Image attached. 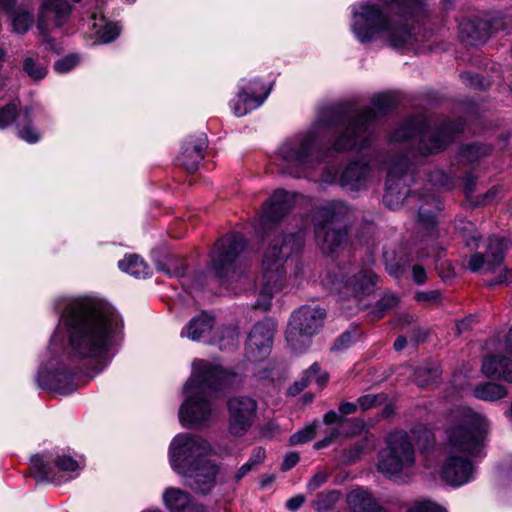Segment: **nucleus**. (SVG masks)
Returning a JSON list of instances; mask_svg holds the SVG:
<instances>
[{"mask_svg": "<svg viewBox=\"0 0 512 512\" xmlns=\"http://www.w3.org/2000/svg\"><path fill=\"white\" fill-rule=\"evenodd\" d=\"M58 329L64 333L72 356L96 359L110 351L121 338L123 320L107 301L78 297L67 299Z\"/></svg>", "mask_w": 512, "mask_h": 512, "instance_id": "nucleus-1", "label": "nucleus"}, {"mask_svg": "<svg viewBox=\"0 0 512 512\" xmlns=\"http://www.w3.org/2000/svg\"><path fill=\"white\" fill-rule=\"evenodd\" d=\"M488 429L486 416L469 407H458L449 413L441 452L443 480L461 486L473 479L470 458L480 453Z\"/></svg>", "mask_w": 512, "mask_h": 512, "instance_id": "nucleus-2", "label": "nucleus"}, {"mask_svg": "<svg viewBox=\"0 0 512 512\" xmlns=\"http://www.w3.org/2000/svg\"><path fill=\"white\" fill-rule=\"evenodd\" d=\"M211 454V444L191 433L177 434L168 449L173 471L185 478L190 488L204 495L214 488L219 472V466L208 458Z\"/></svg>", "mask_w": 512, "mask_h": 512, "instance_id": "nucleus-3", "label": "nucleus"}, {"mask_svg": "<svg viewBox=\"0 0 512 512\" xmlns=\"http://www.w3.org/2000/svg\"><path fill=\"white\" fill-rule=\"evenodd\" d=\"M230 374L204 360H194L193 371L184 386L186 398L179 408L183 426L201 427L212 418L215 407L211 393L222 389Z\"/></svg>", "mask_w": 512, "mask_h": 512, "instance_id": "nucleus-4", "label": "nucleus"}, {"mask_svg": "<svg viewBox=\"0 0 512 512\" xmlns=\"http://www.w3.org/2000/svg\"><path fill=\"white\" fill-rule=\"evenodd\" d=\"M338 125V118L332 113L319 118L307 131L300 132L285 140L278 148L279 166L283 172L300 177L319 164L317 143L321 133Z\"/></svg>", "mask_w": 512, "mask_h": 512, "instance_id": "nucleus-5", "label": "nucleus"}, {"mask_svg": "<svg viewBox=\"0 0 512 512\" xmlns=\"http://www.w3.org/2000/svg\"><path fill=\"white\" fill-rule=\"evenodd\" d=\"M303 232L287 234L276 238L266 250L262 261V276L257 306L266 310L274 295L284 289L287 283L285 262L302 251Z\"/></svg>", "mask_w": 512, "mask_h": 512, "instance_id": "nucleus-6", "label": "nucleus"}, {"mask_svg": "<svg viewBox=\"0 0 512 512\" xmlns=\"http://www.w3.org/2000/svg\"><path fill=\"white\" fill-rule=\"evenodd\" d=\"M373 107L365 108L352 114H342L332 111L333 117L338 118V125L345 131L333 144V149L341 152L350 149H362L368 146L371 139L369 125L376 119L377 113H384L392 105V99L387 95H377L372 100Z\"/></svg>", "mask_w": 512, "mask_h": 512, "instance_id": "nucleus-7", "label": "nucleus"}, {"mask_svg": "<svg viewBox=\"0 0 512 512\" xmlns=\"http://www.w3.org/2000/svg\"><path fill=\"white\" fill-rule=\"evenodd\" d=\"M416 450L408 433L397 431L389 435L386 446L378 453V471L394 482H405L413 474Z\"/></svg>", "mask_w": 512, "mask_h": 512, "instance_id": "nucleus-8", "label": "nucleus"}, {"mask_svg": "<svg viewBox=\"0 0 512 512\" xmlns=\"http://www.w3.org/2000/svg\"><path fill=\"white\" fill-rule=\"evenodd\" d=\"M349 212V207L340 200L317 207L313 218L315 239L324 253H333L346 242L347 231L339 224Z\"/></svg>", "mask_w": 512, "mask_h": 512, "instance_id": "nucleus-9", "label": "nucleus"}, {"mask_svg": "<svg viewBox=\"0 0 512 512\" xmlns=\"http://www.w3.org/2000/svg\"><path fill=\"white\" fill-rule=\"evenodd\" d=\"M463 130V123L448 122L438 131L428 130L427 120L418 116L401 125L392 135L391 140L401 142L416 137L419 140V153L428 155L436 153L445 148L451 141L452 134L460 133Z\"/></svg>", "mask_w": 512, "mask_h": 512, "instance_id": "nucleus-10", "label": "nucleus"}, {"mask_svg": "<svg viewBox=\"0 0 512 512\" xmlns=\"http://www.w3.org/2000/svg\"><path fill=\"white\" fill-rule=\"evenodd\" d=\"M376 275L368 268L355 265L338 268L328 273L324 280L325 285L333 292L344 297H359L368 295L373 291Z\"/></svg>", "mask_w": 512, "mask_h": 512, "instance_id": "nucleus-11", "label": "nucleus"}, {"mask_svg": "<svg viewBox=\"0 0 512 512\" xmlns=\"http://www.w3.org/2000/svg\"><path fill=\"white\" fill-rule=\"evenodd\" d=\"M326 313L320 307L303 306L295 311L286 330V339L294 350L306 346L307 340L323 325Z\"/></svg>", "mask_w": 512, "mask_h": 512, "instance_id": "nucleus-12", "label": "nucleus"}, {"mask_svg": "<svg viewBox=\"0 0 512 512\" xmlns=\"http://www.w3.org/2000/svg\"><path fill=\"white\" fill-rule=\"evenodd\" d=\"M245 247V238L239 233L227 234L216 244L211 263L219 278L227 276L234 261Z\"/></svg>", "mask_w": 512, "mask_h": 512, "instance_id": "nucleus-13", "label": "nucleus"}, {"mask_svg": "<svg viewBox=\"0 0 512 512\" xmlns=\"http://www.w3.org/2000/svg\"><path fill=\"white\" fill-rule=\"evenodd\" d=\"M410 179L406 157H402L392 164L388 171L386 192L383 197L386 206L395 209L403 203L410 192L408 187Z\"/></svg>", "mask_w": 512, "mask_h": 512, "instance_id": "nucleus-14", "label": "nucleus"}, {"mask_svg": "<svg viewBox=\"0 0 512 512\" xmlns=\"http://www.w3.org/2000/svg\"><path fill=\"white\" fill-rule=\"evenodd\" d=\"M55 469L64 474L77 473L81 469V465L71 456L64 454L56 457L54 466H51L43 456L35 455L31 458V471L38 481H49L60 484L62 481H66L74 477L71 475L62 479Z\"/></svg>", "mask_w": 512, "mask_h": 512, "instance_id": "nucleus-15", "label": "nucleus"}, {"mask_svg": "<svg viewBox=\"0 0 512 512\" xmlns=\"http://www.w3.org/2000/svg\"><path fill=\"white\" fill-rule=\"evenodd\" d=\"M512 27V14L497 13L462 24L463 37L472 45L484 42L491 33Z\"/></svg>", "mask_w": 512, "mask_h": 512, "instance_id": "nucleus-16", "label": "nucleus"}, {"mask_svg": "<svg viewBox=\"0 0 512 512\" xmlns=\"http://www.w3.org/2000/svg\"><path fill=\"white\" fill-rule=\"evenodd\" d=\"M271 91V86H264L258 80H242L239 84V92L230 102L233 113L242 117L250 111L260 107Z\"/></svg>", "mask_w": 512, "mask_h": 512, "instance_id": "nucleus-17", "label": "nucleus"}, {"mask_svg": "<svg viewBox=\"0 0 512 512\" xmlns=\"http://www.w3.org/2000/svg\"><path fill=\"white\" fill-rule=\"evenodd\" d=\"M72 8L67 0H42L38 8L36 26L48 41V33L62 27L70 17Z\"/></svg>", "mask_w": 512, "mask_h": 512, "instance_id": "nucleus-18", "label": "nucleus"}, {"mask_svg": "<svg viewBox=\"0 0 512 512\" xmlns=\"http://www.w3.org/2000/svg\"><path fill=\"white\" fill-rule=\"evenodd\" d=\"M511 247L506 238L490 237L485 245V253L476 252L470 256L466 267L472 272L494 271L504 260L505 252Z\"/></svg>", "mask_w": 512, "mask_h": 512, "instance_id": "nucleus-19", "label": "nucleus"}, {"mask_svg": "<svg viewBox=\"0 0 512 512\" xmlns=\"http://www.w3.org/2000/svg\"><path fill=\"white\" fill-rule=\"evenodd\" d=\"M275 330L276 324L270 319L253 326L246 342V356L249 360L258 362L269 356Z\"/></svg>", "mask_w": 512, "mask_h": 512, "instance_id": "nucleus-20", "label": "nucleus"}, {"mask_svg": "<svg viewBox=\"0 0 512 512\" xmlns=\"http://www.w3.org/2000/svg\"><path fill=\"white\" fill-rule=\"evenodd\" d=\"M229 432L234 436L244 435L251 427L257 412L256 401L250 397L238 396L228 402Z\"/></svg>", "mask_w": 512, "mask_h": 512, "instance_id": "nucleus-21", "label": "nucleus"}, {"mask_svg": "<svg viewBox=\"0 0 512 512\" xmlns=\"http://www.w3.org/2000/svg\"><path fill=\"white\" fill-rule=\"evenodd\" d=\"M37 381L41 388L61 394H69L76 389L73 374L67 372L62 361L54 356L49 360L47 367L39 371Z\"/></svg>", "mask_w": 512, "mask_h": 512, "instance_id": "nucleus-22", "label": "nucleus"}, {"mask_svg": "<svg viewBox=\"0 0 512 512\" xmlns=\"http://www.w3.org/2000/svg\"><path fill=\"white\" fill-rule=\"evenodd\" d=\"M301 198L302 196L300 195L289 193L282 189L276 190L263 206L260 216L261 227L267 229L270 225L277 223Z\"/></svg>", "mask_w": 512, "mask_h": 512, "instance_id": "nucleus-23", "label": "nucleus"}, {"mask_svg": "<svg viewBox=\"0 0 512 512\" xmlns=\"http://www.w3.org/2000/svg\"><path fill=\"white\" fill-rule=\"evenodd\" d=\"M206 147L207 140L204 135L190 137L184 142L182 151L177 158L179 165L188 172H194L204 157Z\"/></svg>", "mask_w": 512, "mask_h": 512, "instance_id": "nucleus-24", "label": "nucleus"}, {"mask_svg": "<svg viewBox=\"0 0 512 512\" xmlns=\"http://www.w3.org/2000/svg\"><path fill=\"white\" fill-rule=\"evenodd\" d=\"M163 502L170 512H206L204 506L193 503L188 492L176 487L164 491Z\"/></svg>", "mask_w": 512, "mask_h": 512, "instance_id": "nucleus-25", "label": "nucleus"}, {"mask_svg": "<svg viewBox=\"0 0 512 512\" xmlns=\"http://www.w3.org/2000/svg\"><path fill=\"white\" fill-rule=\"evenodd\" d=\"M482 372L489 378H497L512 384V359L493 354L484 358Z\"/></svg>", "mask_w": 512, "mask_h": 512, "instance_id": "nucleus-26", "label": "nucleus"}, {"mask_svg": "<svg viewBox=\"0 0 512 512\" xmlns=\"http://www.w3.org/2000/svg\"><path fill=\"white\" fill-rule=\"evenodd\" d=\"M369 175L370 167L367 162H351L342 172L340 183L351 191H358L365 187Z\"/></svg>", "mask_w": 512, "mask_h": 512, "instance_id": "nucleus-27", "label": "nucleus"}, {"mask_svg": "<svg viewBox=\"0 0 512 512\" xmlns=\"http://www.w3.org/2000/svg\"><path fill=\"white\" fill-rule=\"evenodd\" d=\"M347 504L351 512H388L368 491L361 488L347 495Z\"/></svg>", "mask_w": 512, "mask_h": 512, "instance_id": "nucleus-28", "label": "nucleus"}, {"mask_svg": "<svg viewBox=\"0 0 512 512\" xmlns=\"http://www.w3.org/2000/svg\"><path fill=\"white\" fill-rule=\"evenodd\" d=\"M214 325L212 316L202 313L194 317L188 325L181 331L182 337H187L192 341L200 340L210 333Z\"/></svg>", "mask_w": 512, "mask_h": 512, "instance_id": "nucleus-29", "label": "nucleus"}, {"mask_svg": "<svg viewBox=\"0 0 512 512\" xmlns=\"http://www.w3.org/2000/svg\"><path fill=\"white\" fill-rule=\"evenodd\" d=\"M91 27L101 43H109L115 40L120 34V27L116 23L107 22L97 12H92L90 16Z\"/></svg>", "mask_w": 512, "mask_h": 512, "instance_id": "nucleus-30", "label": "nucleus"}, {"mask_svg": "<svg viewBox=\"0 0 512 512\" xmlns=\"http://www.w3.org/2000/svg\"><path fill=\"white\" fill-rule=\"evenodd\" d=\"M473 393L477 399L494 402L506 398L509 394V390L505 385L500 383L484 382L475 386Z\"/></svg>", "mask_w": 512, "mask_h": 512, "instance_id": "nucleus-31", "label": "nucleus"}, {"mask_svg": "<svg viewBox=\"0 0 512 512\" xmlns=\"http://www.w3.org/2000/svg\"><path fill=\"white\" fill-rule=\"evenodd\" d=\"M17 133L18 136L28 142L36 143L40 139L38 130L32 125L31 110L26 108L22 113L17 115Z\"/></svg>", "mask_w": 512, "mask_h": 512, "instance_id": "nucleus-32", "label": "nucleus"}, {"mask_svg": "<svg viewBox=\"0 0 512 512\" xmlns=\"http://www.w3.org/2000/svg\"><path fill=\"white\" fill-rule=\"evenodd\" d=\"M23 70L34 81H40L47 75V63L37 53L29 52L23 59Z\"/></svg>", "mask_w": 512, "mask_h": 512, "instance_id": "nucleus-33", "label": "nucleus"}, {"mask_svg": "<svg viewBox=\"0 0 512 512\" xmlns=\"http://www.w3.org/2000/svg\"><path fill=\"white\" fill-rule=\"evenodd\" d=\"M118 267L123 272L137 278H145L149 275L148 266L138 255L130 254L125 256L118 262Z\"/></svg>", "mask_w": 512, "mask_h": 512, "instance_id": "nucleus-34", "label": "nucleus"}, {"mask_svg": "<svg viewBox=\"0 0 512 512\" xmlns=\"http://www.w3.org/2000/svg\"><path fill=\"white\" fill-rule=\"evenodd\" d=\"M455 229L458 231L467 247L471 249L479 248L480 235L474 223L461 219L456 221Z\"/></svg>", "mask_w": 512, "mask_h": 512, "instance_id": "nucleus-35", "label": "nucleus"}, {"mask_svg": "<svg viewBox=\"0 0 512 512\" xmlns=\"http://www.w3.org/2000/svg\"><path fill=\"white\" fill-rule=\"evenodd\" d=\"M9 16L11 17L12 31L20 35L27 33L34 22L33 15L29 11L21 8L14 10Z\"/></svg>", "mask_w": 512, "mask_h": 512, "instance_id": "nucleus-36", "label": "nucleus"}, {"mask_svg": "<svg viewBox=\"0 0 512 512\" xmlns=\"http://www.w3.org/2000/svg\"><path fill=\"white\" fill-rule=\"evenodd\" d=\"M327 380L328 374L326 372H321L319 365L314 363L305 372L302 381L295 384L296 391H301L311 382H315L319 388H322L326 384Z\"/></svg>", "mask_w": 512, "mask_h": 512, "instance_id": "nucleus-37", "label": "nucleus"}, {"mask_svg": "<svg viewBox=\"0 0 512 512\" xmlns=\"http://www.w3.org/2000/svg\"><path fill=\"white\" fill-rule=\"evenodd\" d=\"M340 496V491L335 489L320 492L312 501V507L319 512L328 511L336 505L340 499Z\"/></svg>", "mask_w": 512, "mask_h": 512, "instance_id": "nucleus-38", "label": "nucleus"}, {"mask_svg": "<svg viewBox=\"0 0 512 512\" xmlns=\"http://www.w3.org/2000/svg\"><path fill=\"white\" fill-rule=\"evenodd\" d=\"M489 149L480 144L466 145L461 148V157L467 162H474L487 155Z\"/></svg>", "mask_w": 512, "mask_h": 512, "instance_id": "nucleus-39", "label": "nucleus"}, {"mask_svg": "<svg viewBox=\"0 0 512 512\" xmlns=\"http://www.w3.org/2000/svg\"><path fill=\"white\" fill-rule=\"evenodd\" d=\"M316 424H311L290 436L291 445L303 444L311 440L316 433Z\"/></svg>", "mask_w": 512, "mask_h": 512, "instance_id": "nucleus-40", "label": "nucleus"}, {"mask_svg": "<svg viewBox=\"0 0 512 512\" xmlns=\"http://www.w3.org/2000/svg\"><path fill=\"white\" fill-rule=\"evenodd\" d=\"M331 472L323 469L315 473L307 482L306 488L309 492H313L322 487L330 478Z\"/></svg>", "mask_w": 512, "mask_h": 512, "instance_id": "nucleus-41", "label": "nucleus"}, {"mask_svg": "<svg viewBox=\"0 0 512 512\" xmlns=\"http://www.w3.org/2000/svg\"><path fill=\"white\" fill-rule=\"evenodd\" d=\"M239 337V331L236 327H227L222 331V335L219 339V346L221 349L229 348L234 346Z\"/></svg>", "mask_w": 512, "mask_h": 512, "instance_id": "nucleus-42", "label": "nucleus"}, {"mask_svg": "<svg viewBox=\"0 0 512 512\" xmlns=\"http://www.w3.org/2000/svg\"><path fill=\"white\" fill-rule=\"evenodd\" d=\"M399 302V299L394 294H385L376 305L377 308V318H381L387 310L395 307Z\"/></svg>", "mask_w": 512, "mask_h": 512, "instance_id": "nucleus-43", "label": "nucleus"}, {"mask_svg": "<svg viewBox=\"0 0 512 512\" xmlns=\"http://www.w3.org/2000/svg\"><path fill=\"white\" fill-rule=\"evenodd\" d=\"M407 512H446L438 504L429 500L417 501L411 505Z\"/></svg>", "mask_w": 512, "mask_h": 512, "instance_id": "nucleus-44", "label": "nucleus"}, {"mask_svg": "<svg viewBox=\"0 0 512 512\" xmlns=\"http://www.w3.org/2000/svg\"><path fill=\"white\" fill-rule=\"evenodd\" d=\"M418 222L423 228L431 231L436 224L434 212L424 206L420 207Z\"/></svg>", "mask_w": 512, "mask_h": 512, "instance_id": "nucleus-45", "label": "nucleus"}, {"mask_svg": "<svg viewBox=\"0 0 512 512\" xmlns=\"http://www.w3.org/2000/svg\"><path fill=\"white\" fill-rule=\"evenodd\" d=\"M383 401L384 397L382 395L366 394L358 398L357 404L361 410L366 411L381 404Z\"/></svg>", "mask_w": 512, "mask_h": 512, "instance_id": "nucleus-46", "label": "nucleus"}, {"mask_svg": "<svg viewBox=\"0 0 512 512\" xmlns=\"http://www.w3.org/2000/svg\"><path fill=\"white\" fill-rule=\"evenodd\" d=\"M17 121L16 106L8 104L0 109V129L7 127L12 121Z\"/></svg>", "mask_w": 512, "mask_h": 512, "instance_id": "nucleus-47", "label": "nucleus"}, {"mask_svg": "<svg viewBox=\"0 0 512 512\" xmlns=\"http://www.w3.org/2000/svg\"><path fill=\"white\" fill-rule=\"evenodd\" d=\"M79 62V58L75 55L66 56L55 63V70L59 73H67L71 71Z\"/></svg>", "mask_w": 512, "mask_h": 512, "instance_id": "nucleus-48", "label": "nucleus"}, {"mask_svg": "<svg viewBox=\"0 0 512 512\" xmlns=\"http://www.w3.org/2000/svg\"><path fill=\"white\" fill-rule=\"evenodd\" d=\"M460 77L465 85L474 88L486 89L490 85L488 82H484L479 75H474L469 72L462 73Z\"/></svg>", "mask_w": 512, "mask_h": 512, "instance_id": "nucleus-49", "label": "nucleus"}, {"mask_svg": "<svg viewBox=\"0 0 512 512\" xmlns=\"http://www.w3.org/2000/svg\"><path fill=\"white\" fill-rule=\"evenodd\" d=\"M430 181L432 184L438 188H449L451 183V178L449 175L445 174L443 171H435L430 176Z\"/></svg>", "mask_w": 512, "mask_h": 512, "instance_id": "nucleus-50", "label": "nucleus"}, {"mask_svg": "<svg viewBox=\"0 0 512 512\" xmlns=\"http://www.w3.org/2000/svg\"><path fill=\"white\" fill-rule=\"evenodd\" d=\"M340 434V430L337 427L330 429L328 436L314 444L315 449H322L329 446Z\"/></svg>", "mask_w": 512, "mask_h": 512, "instance_id": "nucleus-51", "label": "nucleus"}, {"mask_svg": "<svg viewBox=\"0 0 512 512\" xmlns=\"http://www.w3.org/2000/svg\"><path fill=\"white\" fill-rule=\"evenodd\" d=\"M299 462V455L296 452L288 453L281 465L283 471H288Z\"/></svg>", "mask_w": 512, "mask_h": 512, "instance_id": "nucleus-52", "label": "nucleus"}, {"mask_svg": "<svg viewBox=\"0 0 512 512\" xmlns=\"http://www.w3.org/2000/svg\"><path fill=\"white\" fill-rule=\"evenodd\" d=\"M305 500H306V498L304 495L298 494V495H295L292 498H290L287 501L286 506L289 510L295 511V510L299 509L304 504Z\"/></svg>", "mask_w": 512, "mask_h": 512, "instance_id": "nucleus-53", "label": "nucleus"}, {"mask_svg": "<svg viewBox=\"0 0 512 512\" xmlns=\"http://www.w3.org/2000/svg\"><path fill=\"white\" fill-rule=\"evenodd\" d=\"M424 372L423 368H420L417 370V380L420 385L428 384L429 382H433L438 377V370L436 368H433L429 370V378L425 380H421L422 373Z\"/></svg>", "mask_w": 512, "mask_h": 512, "instance_id": "nucleus-54", "label": "nucleus"}, {"mask_svg": "<svg viewBox=\"0 0 512 512\" xmlns=\"http://www.w3.org/2000/svg\"><path fill=\"white\" fill-rule=\"evenodd\" d=\"M413 279L416 283L422 284L426 280L425 269L420 265H414L412 268Z\"/></svg>", "mask_w": 512, "mask_h": 512, "instance_id": "nucleus-55", "label": "nucleus"}, {"mask_svg": "<svg viewBox=\"0 0 512 512\" xmlns=\"http://www.w3.org/2000/svg\"><path fill=\"white\" fill-rule=\"evenodd\" d=\"M17 0H0V10L7 15L12 14L16 10Z\"/></svg>", "mask_w": 512, "mask_h": 512, "instance_id": "nucleus-56", "label": "nucleus"}, {"mask_svg": "<svg viewBox=\"0 0 512 512\" xmlns=\"http://www.w3.org/2000/svg\"><path fill=\"white\" fill-rule=\"evenodd\" d=\"M265 450L262 449V448H257L254 450L251 458L249 459V461L252 463V465L255 467L257 466L259 463H261L264 459H265Z\"/></svg>", "mask_w": 512, "mask_h": 512, "instance_id": "nucleus-57", "label": "nucleus"}, {"mask_svg": "<svg viewBox=\"0 0 512 512\" xmlns=\"http://www.w3.org/2000/svg\"><path fill=\"white\" fill-rule=\"evenodd\" d=\"M343 420V417L338 415L335 411L330 410L324 415V423L327 425H332L335 423H339Z\"/></svg>", "mask_w": 512, "mask_h": 512, "instance_id": "nucleus-58", "label": "nucleus"}, {"mask_svg": "<svg viewBox=\"0 0 512 512\" xmlns=\"http://www.w3.org/2000/svg\"><path fill=\"white\" fill-rule=\"evenodd\" d=\"M358 404L350 402H342L339 405V411L344 415H349L357 411Z\"/></svg>", "mask_w": 512, "mask_h": 512, "instance_id": "nucleus-59", "label": "nucleus"}, {"mask_svg": "<svg viewBox=\"0 0 512 512\" xmlns=\"http://www.w3.org/2000/svg\"><path fill=\"white\" fill-rule=\"evenodd\" d=\"M351 342V335L349 333H345L341 335L338 340L336 341L334 348L335 349H341L348 346V344Z\"/></svg>", "mask_w": 512, "mask_h": 512, "instance_id": "nucleus-60", "label": "nucleus"}, {"mask_svg": "<svg viewBox=\"0 0 512 512\" xmlns=\"http://www.w3.org/2000/svg\"><path fill=\"white\" fill-rule=\"evenodd\" d=\"M254 468V466L252 465V463L250 461H248L247 463H245L244 465H242L238 472L236 473L235 475V478L237 481H239L240 479H242L249 471H251L252 469Z\"/></svg>", "mask_w": 512, "mask_h": 512, "instance_id": "nucleus-61", "label": "nucleus"}, {"mask_svg": "<svg viewBox=\"0 0 512 512\" xmlns=\"http://www.w3.org/2000/svg\"><path fill=\"white\" fill-rule=\"evenodd\" d=\"M509 275L510 272L508 270L502 271L495 280L489 283V286L507 283L509 281Z\"/></svg>", "mask_w": 512, "mask_h": 512, "instance_id": "nucleus-62", "label": "nucleus"}, {"mask_svg": "<svg viewBox=\"0 0 512 512\" xmlns=\"http://www.w3.org/2000/svg\"><path fill=\"white\" fill-rule=\"evenodd\" d=\"M439 296L437 291L431 292H422L417 294V300L419 301H428V300H436Z\"/></svg>", "mask_w": 512, "mask_h": 512, "instance_id": "nucleus-63", "label": "nucleus"}, {"mask_svg": "<svg viewBox=\"0 0 512 512\" xmlns=\"http://www.w3.org/2000/svg\"><path fill=\"white\" fill-rule=\"evenodd\" d=\"M499 192V189L496 188V187H493L491 188L484 196H483V199H482V204H488L490 202H492L497 194Z\"/></svg>", "mask_w": 512, "mask_h": 512, "instance_id": "nucleus-64", "label": "nucleus"}]
</instances>
